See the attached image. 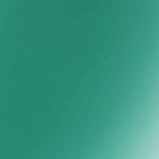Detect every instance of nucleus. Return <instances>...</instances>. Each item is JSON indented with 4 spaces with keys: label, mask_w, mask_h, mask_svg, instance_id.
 Here are the masks:
<instances>
[{
    "label": "nucleus",
    "mask_w": 159,
    "mask_h": 159,
    "mask_svg": "<svg viewBox=\"0 0 159 159\" xmlns=\"http://www.w3.org/2000/svg\"><path fill=\"white\" fill-rule=\"evenodd\" d=\"M4 2H63V1H1V6Z\"/></svg>",
    "instance_id": "1"
},
{
    "label": "nucleus",
    "mask_w": 159,
    "mask_h": 159,
    "mask_svg": "<svg viewBox=\"0 0 159 159\" xmlns=\"http://www.w3.org/2000/svg\"><path fill=\"white\" fill-rule=\"evenodd\" d=\"M0 59H1V57L0 58Z\"/></svg>",
    "instance_id": "2"
},
{
    "label": "nucleus",
    "mask_w": 159,
    "mask_h": 159,
    "mask_svg": "<svg viewBox=\"0 0 159 159\" xmlns=\"http://www.w3.org/2000/svg\"><path fill=\"white\" fill-rule=\"evenodd\" d=\"M0 59H1V57L0 58Z\"/></svg>",
    "instance_id": "3"
},
{
    "label": "nucleus",
    "mask_w": 159,
    "mask_h": 159,
    "mask_svg": "<svg viewBox=\"0 0 159 159\" xmlns=\"http://www.w3.org/2000/svg\"><path fill=\"white\" fill-rule=\"evenodd\" d=\"M0 13H1V11H0Z\"/></svg>",
    "instance_id": "4"
},
{
    "label": "nucleus",
    "mask_w": 159,
    "mask_h": 159,
    "mask_svg": "<svg viewBox=\"0 0 159 159\" xmlns=\"http://www.w3.org/2000/svg\"><path fill=\"white\" fill-rule=\"evenodd\" d=\"M0 13H1V11H0Z\"/></svg>",
    "instance_id": "5"
},
{
    "label": "nucleus",
    "mask_w": 159,
    "mask_h": 159,
    "mask_svg": "<svg viewBox=\"0 0 159 159\" xmlns=\"http://www.w3.org/2000/svg\"><path fill=\"white\" fill-rule=\"evenodd\" d=\"M0 43H1V41L0 42Z\"/></svg>",
    "instance_id": "6"
},
{
    "label": "nucleus",
    "mask_w": 159,
    "mask_h": 159,
    "mask_svg": "<svg viewBox=\"0 0 159 159\" xmlns=\"http://www.w3.org/2000/svg\"><path fill=\"white\" fill-rule=\"evenodd\" d=\"M0 57H1V56H0Z\"/></svg>",
    "instance_id": "7"
},
{
    "label": "nucleus",
    "mask_w": 159,
    "mask_h": 159,
    "mask_svg": "<svg viewBox=\"0 0 159 159\" xmlns=\"http://www.w3.org/2000/svg\"><path fill=\"white\" fill-rule=\"evenodd\" d=\"M0 66H1V65H0Z\"/></svg>",
    "instance_id": "8"
}]
</instances>
